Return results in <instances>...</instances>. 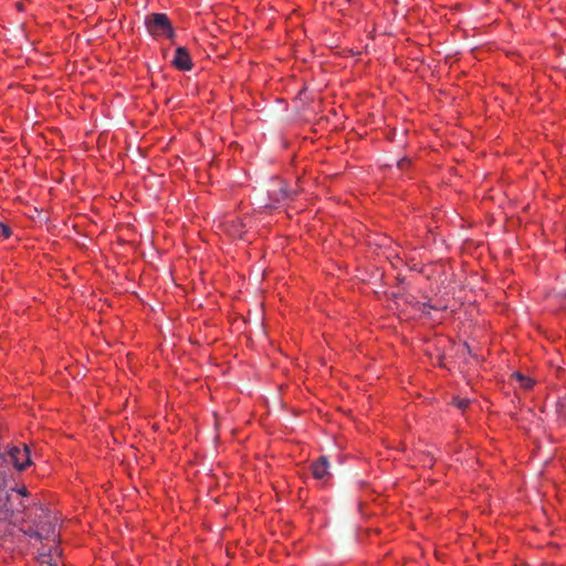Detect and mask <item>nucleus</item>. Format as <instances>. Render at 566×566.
<instances>
[{"label": "nucleus", "mask_w": 566, "mask_h": 566, "mask_svg": "<svg viewBox=\"0 0 566 566\" xmlns=\"http://www.w3.org/2000/svg\"><path fill=\"white\" fill-rule=\"evenodd\" d=\"M24 493L17 492L15 494L0 493V523L9 522L10 524H18L23 518L19 510H13V503L20 501V496Z\"/></svg>", "instance_id": "f257e3e1"}, {"label": "nucleus", "mask_w": 566, "mask_h": 566, "mask_svg": "<svg viewBox=\"0 0 566 566\" xmlns=\"http://www.w3.org/2000/svg\"><path fill=\"white\" fill-rule=\"evenodd\" d=\"M148 31L156 36L172 38L174 30L168 17L164 13L151 14L147 21Z\"/></svg>", "instance_id": "f03ea898"}, {"label": "nucleus", "mask_w": 566, "mask_h": 566, "mask_svg": "<svg viewBox=\"0 0 566 566\" xmlns=\"http://www.w3.org/2000/svg\"><path fill=\"white\" fill-rule=\"evenodd\" d=\"M10 460L12 461L14 468L19 471L25 470L28 467L32 464L31 461V451L29 447L24 443L19 446H13L8 451Z\"/></svg>", "instance_id": "7ed1b4c3"}, {"label": "nucleus", "mask_w": 566, "mask_h": 566, "mask_svg": "<svg viewBox=\"0 0 566 566\" xmlns=\"http://www.w3.org/2000/svg\"><path fill=\"white\" fill-rule=\"evenodd\" d=\"M172 64L180 71H190L193 65L189 52L182 46L176 50Z\"/></svg>", "instance_id": "20e7f679"}, {"label": "nucleus", "mask_w": 566, "mask_h": 566, "mask_svg": "<svg viewBox=\"0 0 566 566\" xmlns=\"http://www.w3.org/2000/svg\"><path fill=\"white\" fill-rule=\"evenodd\" d=\"M328 468L327 459L325 457H321L312 464L313 476L317 480H325L329 475Z\"/></svg>", "instance_id": "39448f33"}, {"label": "nucleus", "mask_w": 566, "mask_h": 566, "mask_svg": "<svg viewBox=\"0 0 566 566\" xmlns=\"http://www.w3.org/2000/svg\"><path fill=\"white\" fill-rule=\"evenodd\" d=\"M224 231L232 238H242L244 224L240 220L228 219L224 223Z\"/></svg>", "instance_id": "423d86ee"}, {"label": "nucleus", "mask_w": 566, "mask_h": 566, "mask_svg": "<svg viewBox=\"0 0 566 566\" xmlns=\"http://www.w3.org/2000/svg\"><path fill=\"white\" fill-rule=\"evenodd\" d=\"M511 377L515 378L518 381L520 386L525 390L531 389L534 385V381L531 378L522 375L521 373H513Z\"/></svg>", "instance_id": "0eeeda50"}, {"label": "nucleus", "mask_w": 566, "mask_h": 566, "mask_svg": "<svg viewBox=\"0 0 566 566\" xmlns=\"http://www.w3.org/2000/svg\"><path fill=\"white\" fill-rule=\"evenodd\" d=\"M453 402L459 409L464 410L469 406L470 400L465 398H454Z\"/></svg>", "instance_id": "6e6552de"}, {"label": "nucleus", "mask_w": 566, "mask_h": 566, "mask_svg": "<svg viewBox=\"0 0 566 566\" xmlns=\"http://www.w3.org/2000/svg\"><path fill=\"white\" fill-rule=\"evenodd\" d=\"M10 234H11L10 228L0 222V239L1 238L7 239L10 237Z\"/></svg>", "instance_id": "1a4fd4ad"}, {"label": "nucleus", "mask_w": 566, "mask_h": 566, "mask_svg": "<svg viewBox=\"0 0 566 566\" xmlns=\"http://www.w3.org/2000/svg\"><path fill=\"white\" fill-rule=\"evenodd\" d=\"M54 556L59 557L60 556V551H59V547L55 546L53 551H50V557L51 559L54 558Z\"/></svg>", "instance_id": "9d476101"}, {"label": "nucleus", "mask_w": 566, "mask_h": 566, "mask_svg": "<svg viewBox=\"0 0 566 566\" xmlns=\"http://www.w3.org/2000/svg\"><path fill=\"white\" fill-rule=\"evenodd\" d=\"M49 566H57L56 563L52 564V563H49Z\"/></svg>", "instance_id": "9b49d317"}, {"label": "nucleus", "mask_w": 566, "mask_h": 566, "mask_svg": "<svg viewBox=\"0 0 566 566\" xmlns=\"http://www.w3.org/2000/svg\"><path fill=\"white\" fill-rule=\"evenodd\" d=\"M563 417H564V419H565V421H566V415H565V416H563Z\"/></svg>", "instance_id": "f8f14e48"}]
</instances>
